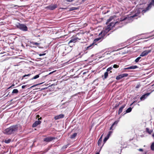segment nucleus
Returning a JSON list of instances; mask_svg holds the SVG:
<instances>
[{
	"mask_svg": "<svg viewBox=\"0 0 154 154\" xmlns=\"http://www.w3.org/2000/svg\"><path fill=\"white\" fill-rule=\"evenodd\" d=\"M119 24V21H117L114 23L112 22L108 25L107 27L104 30L102 31L99 34V35H101L102 37H103L114 26Z\"/></svg>",
	"mask_w": 154,
	"mask_h": 154,
	"instance_id": "obj_1",
	"label": "nucleus"
},
{
	"mask_svg": "<svg viewBox=\"0 0 154 154\" xmlns=\"http://www.w3.org/2000/svg\"><path fill=\"white\" fill-rule=\"evenodd\" d=\"M18 130L17 125H13L6 129L4 131L5 134H15Z\"/></svg>",
	"mask_w": 154,
	"mask_h": 154,
	"instance_id": "obj_2",
	"label": "nucleus"
},
{
	"mask_svg": "<svg viewBox=\"0 0 154 154\" xmlns=\"http://www.w3.org/2000/svg\"><path fill=\"white\" fill-rule=\"evenodd\" d=\"M140 9L139 10H138L137 11V13L135 14L134 15L131 16L130 17L133 18L134 17H135L138 16L139 14L140 13ZM132 21L131 18L129 17H125L124 18L121 19L119 21V24H123V25H125L126 23H130Z\"/></svg>",
	"mask_w": 154,
	"mask_h": 154,
	"instance_id": "obj_3",
	"label": "nucleus"
},
{
	"mask_svg": "<svg viewBox=\"0 0 154 154\" xmlns=\"http://www.w3.org/2000/svg\"><path fill=\"white\" fill-rule=\"evenodd\" d=\"M16 26L17 28L23 31L26 32L28 30L27 27L24 24L18 23Z\"/></svg>",
	"mask_w": 154,
	"mask_h": 154,
	"instance_id": "obj_4",
	"label": "nucleus"
},
{
	"mask_svg": "<svg viewBox=\"0 0 154 154\" xmlns=\"http://www.w3.org/2000/svg\"><path fill=\"white\" fill-rule=\"evenodd\" d=\"M152 6H154V0H152L151 2L148 5L146 9L142 11L143 14V13L145 12L146 11L150 9Z\"/></svg>",
	"mask_w": 154,
	"mask_h": 154,
	"instance_id": "obj_5",
	"label": "nucleus"
},
{
	"mask_svg": "<svg viewBox=\"0 0 154 154\" xmlns=\"http://www.w3.org/2000/svg\"><path fill=\"white\" fill-rule=\"evenodd\" d=\"M151 51V50H148L143 51L140 55V56L144 57L147 55Z\"/></svg>",
	"mask_w": 154,
	"mask_h": 154,
	"instance_id": "obj_6",
	"label": "nucleus"
},
{
	"mask_svg": "<svg viewBox=\"0 0 154 154\" xmlns=\"http://www.w3.org/2000/svg\"><path fill=\"white\" fill-rule=\"evenodd\" d=\"M57 8V5L56 4H54L53 5L52 4L51 5H48L47 6L46 8H48V9L51 10H52L54 9H55L56 8Z\"/></svg>",
	"mask_w": 154,
	"mask_h": 154,
	"instance_id": "obj_7",
	"label": "nucleus"
},
{
	"mask_svg": "<svg viewBox=\"0 0 154 154\" xmlns=\"http://www.w3.org/2000/svg\"><path fill=\"white\" fill-rule=\"evenodd\" d=\"M137 68V66H132L127 68H125L122 69V72H125V69H134Z\"/></svg>",
	"mask_w": 154,
	"mask_h": 154,
	"instance_id": "obj_8",
	"label": "nucleus"
},
{
	"mask_svg": "<svg viewBox=\"0 0 154 154\" xmlns=\"http://www.w3.org/2000/svg\"><path fill=\"white\" fill-rule=\"evenodd\" d=\"M150 93H148L142 95L140 97V100L141 101L144 100L149 95Z\"/></svg>",
	"mask_w": 154,
	"mask_h": 154,
	"instance_id": "obj_9",
	"label": "nucleus"
},
{
	"mask_svg": "<svg viewBox=\"0 0 154 154\" xmlns=\"http://www.w3.org/2000/svg\"><path fill=\"white\" fill-rule=\"evenodd\" d=\"M78 39H79V38L77 37L72 38H71V39L69 41L68 43V44H70V43H74Z\"/></svg>",
	"mask_w": 154,
	"mask_h": 154,
	"instance_id": "obj_10",
	"label": "nucleus"
},
{
	"mask_svg": "<svg viewBox=\"0 0 154 154\" xmlns=\"http://www.w3.org/2000/svg\"><path fill=\"white\" fill-rule=\"evenodd\" d=\"M54 139L53 137H49L45 138L44 139V141L46 142H49L51 141Z\"/></svg>",
	"mask_w": 154,
	"mask_h": 154,
	"instance_id": "obj_11",
	"label": "nucleus"
},
{
	"mask_svg": "<svg viewBox=\"0 0 154 154\" xmlns=\"http://www.w3.org/2000/svg\"><path fill=\"white\" fill-rule=\"evenodd\" d=\"M64 116V115L63 114H61L59 115L55 116L54 118L55 120H58L63 118Z\"/></svg>",
	"mask_w": 154,
	"mask_h": 154,
	"instance_id": "obj_12",
	"label": "nucleus"
},
{
	"mask_svg": "<svg viewBox=\"0 0 154 154\" xmlns=\"http://www.w3.org/2000/svg\"><path fill=\"white\" fill-rule=\"evenodd\" d=\"M42 122L40 120L36 121L32 125V126L33 127H35L37 126L38 125L40 124Z\"/></svg>",
	"mask_w": 154,
	"mask_h": 154,
	"instance_id": "obj_13",
	"label": "nucleus"
},
{
	"mask_svg": "<svg viewBox=\"0 0 154 154\" xmlns=\"http://www.w3.org/2000/svg\"><path fill=\"white\" fill-rule=\"evenodd\" d=\"M119 122V120H117L115 121L112 125V126L110 127L109 129L110 130H113V129H112L113 127L115 125H116V126Z\"/></svg>",
	"mask_w": 154,
	"mask_h": 154,
	"instance_id": "obj_14",
	"label": "nucleus"
},
{
	"mask_svg": "<svg viewBox=\"0 0 154 154\" xmlns=\"http://www.w3.org/2000/svg\"><path fill=\"white\" fill-rule=\"evenodd\" d=\"M126 106L125 104H124L119 108L118 111V114H119L122 111L123 109Z\"/></svg>",
	"mask_w": 154,
	"mask_h": 154,
	"instance_id": "obj_15",
	"label": "nucleus"
},
{
	"mask_svg": "<svg viewBox=\"0 0 154 154\" xmlns=\"http://www.w3.org/2000/svg\"><path fill=\"white\" fill-rule=\"evenodd\" d=\"M103 136V134H102L101 136L100 137V138H99V140L98 141L97 143H98V144L99 146H101V142H102V140Z\"/></svg>",
	"mask_w": 154,
	"mask_h": 154,
	"instance_id": "obj_16",
	"label": "nucleus"
},
{
	"mask_svg": "<svg viewBox=\"0 0 154 154\" xmlns=\"http://www.w3.org/2000/svg\"><path fill=\"white\" fill-rule=\"evenodd\" d=\"M79 8L78 7H72V8H69V11H73L74 10H76L78 9H79Z\"/></svg>",
	"mask_w": 154,
	"mask_h": 154,
	"instance_id": "obj_17",
	"label": "nucleus"
},
{
	"mask_svg": "<svg viewBox=\"0 0 154 154\" xmlns=\"http://www.w3.org/2000/svg\"><path fill=\"white\" fill-rule=\"evenodd\" d=\"M77 133H75L71 135L70 138L71 139H73L75 137L77 136Z\"/></svg>",
	"mask_w": 154,
	"mask_h": 154,
	"instance_id": "obj_18",
	"label": "nucleus"
},
{
	"mask_svg": "<svg viewBox=\"0 0 154 154\" xmlns=\"http://www.w3.org/2000/svg\"><path fill=\"white\" fill-rule=\"evenodd\" d=\"M112 67H110L107 68L106 70V72H109V74L112 72V71L111 70L112 69Z\"/></svg>",
	"mask_w": 154,
	"mask_h": 154,
	"instance_id": "obj_19",
	"label": "nucleus"
},
{
	"mask_svg": "<svg viewBox=\"0 0 154 154\" xmlns=\"http://www.w3.org/2000/svg\"><path fill=\"white\" fill-rule=\"evenodd\" d=\"M113 19V17H111L109 19L107 20V21L106 22V23L107 25L108 24L109 22H110L111 21L112 19Z\"/></svg>",
	"mask_w": 154,
	"mask_h": 154,
	"instance_id": "obj_20",
	"label": "nucleus"
},
{
	"mask_svg": "<svg viewBox=\"0 0 154 154\" xmlns=\"http://www.w3.org/2000/svg\"><path fill=\"white\" fill-rule=\"evenodd\" d=\"M122 78H123L122 77V74H121L117 76L116 79L117 80H119Z\"/></svg>",
	"mask_w": 154,
	"mask_h": 154,
	"instance_id": "obj_21",
	"label": "nucleus"
},
{
	"mask_svg": "<svg viewBox=\"0 0 154 154\" xmlns=\"http://www.w3.org/2000/svg\"><path fill=\"white\" fill-rule=\"evenodd\" d=\"M132 110V108L131 107H129L128 108L126 111V113H129L131 112Z\"/></svg>",
	"mask_w": 154,
	"mask_h": 154,
	"instance_id": "obj_22",
	"label": "nucleus"
},
{
	"mask_svg": "<svg viewBox=\"0 0 154 154\" xmlns=\"http://www.w3.org/2000/svg\"><path fill=\"white\" fill-rule=\"evenodd\" d=\"M11 141V140L10 139H6L5 140V142L7 143H10Z\"/></svg>",
	"mask_w": 154,
	"mask_h": 154,
	"instance_id": "obj_23",
	"label": "nucleus"
},
{
	"mask_svg": "<svg viewBox=\"0 0 154 154\" xmlns=\"http://www.w3.org/2000/svg\"><path fill=\"white\" fill-rule=\"evenodd\" d=\"M108 74H109V72H105V73L104 74V79H106L107 78Z\"/></svg>",
	"mask_w": 154,
	"mask_h": 154,
	"instance_id": "obj_24",
	"label": "nucleus"
},
{
	"mask_svg": "<svg viewBox=\"0 0 154 154\" xmlns=\"http://www.w3.org/2000/svg\"><path fill=\"white\" fill-rule=\"evenodd\" d=\"M18 92V91L17 89H14L13 90L12 93L13 94H17Z\"/></svg>",
	"mask_w": 154,
	"mask_h": 154,
	"instance_id": "obj_25",
	"label": "nucleus"
},
{
	"mask_svg": "<svg viewBox=\"0 0 154 154\" xmlns=\"http://www.w3.org/2000/svg\"><path fill=\"white\" fill-rule=\"evenodd\" d=\"M146 131L150 134H151L152 131V130H149V129L148 128H146Z\"/></svg>",
	"mask_w": 154,
	"mask_h": 154,
	"instance_id": "obj_26",
	"label": "nucleus"
},
{
	"mask_svg": "<svg viewBox=\"0 0 154 154\" xmlns=\"http://www.w3.org/2000/svg\"><path fill=\"white\" fill-rule=\"evenodd\" d=\"M39 77V74L36 75L35 76H34L31 79V80H33L35 79H36Z\"/></svg>",
	"mask_w": 154,
	"mask_h": 154,
	"instance_id": "obj_27",
	"label": "nucleus"
},
{
	"mask_svg": "<svg viewBox=\"0 0 154 154\" xmlns=\"http://www.w3.org/2000/svg\"><path fill=\"white\" fill-rule=\"evenodd\" d=\"M94 45V43H92L89 46H88L86 48L87 50H88L91 49L92 47H91L93 46Z\"/></svg>",
	"mask_w": 154,
	"mask_h": 154,
	"instance_id": "obj_28",
	"label": "nucleus"
},
{
	"mask_svg": "<svg viewBox=\"0 0 154 154\" xmlns=\"http://www.w3.org/2000/svg\"><path fill=\"white\" fill-rule=\"evenodd\" d=\"M151 150H154V143H152L151 146Z\"/></svg>",
	"mask_w": 154,
	"mask_h": 154,
	"instance_id": "obj_29",
	"label": "nucleus"
},
{
	"mask_svg": "<svg viewBox=\"0 0 154 154\" xmlns=\"http://www.w3.org/2000/svg\"><path fill=\"white\" fill-rule=\"evenodd\" d=\"M122 78L127 77L128 75V74L127 73H123L122 74Z\"/></svg>",
	"mask_w": 154,
	"mask_h": 154,
	"instance_id": "obj_30",
	"label": "nucleus"
},
{
	"mask_svg": "<svg viewBox=\"0 0 154 154\" xmlns=\"http://www.w3.org/2000/svg\"><path fill=\"white\" fill-rule=\"evenodd\" d=\"M141 58V57H138L135 59V62L136 63L138 62Z\"/></svg>",
	"mask_w": 154,
	"mask_h": 154,
	"instance_id": "obj_31",
	"label": "nucleus"
},
{
	"mask_svg": "<svg viewBox=\"0 0 154 154\" xmlns=\"http://www.w3.org/2000/svg\"><path fill=\"white\" fill-rule=\"evenodd\" d=\"M101 39L100 38H97L94 40V42H97L99 40H100Z\"/></svg>",
	"mask_w": 154,
	"mask_h": 154,
	"instance_id": "obj_32",
	"label": "nucleus"
},
{
	"mask_svg": "<svg viewBox=\"0 0 154 154\" xmlns=\"http://www.w3.org/2000/svg\"><path fill=\"white\" fill-rule=\"evenodd\" d=\"M31 75V74H29L27 75H24L23 76H22V79H23V78H24V77H25L26 76H30V75Z\"/></svg>",
	"mask_w": 154,
	"mask_h": 154,
	"instance_id": "obj_33",
	"label": "nucleus"
},
{
	"mask_svg": "<svg viewBox=\"0 0 154 154\" xmlns=\"http://www.w3.org/2000/svg\"><path fill=\"white\" fill-rule=\"evenodd\" d=\"M31 43L33 45H37L39 44L38 43H37V42H31Z\"/></svg>",
	"mask_w": 154,
	"mask_h": 154,
	"instance_id": "obj_34",
	"label": "nucleus"
},
{
	"mask_svg": "<svg viewBox=\"0 0 154 154\" xmlns=\"http://www.w3.org/2000/svg\"><path fill=\"white\" fill-rule=\"evenodd\" d=\"M119 67V66L116 64H114L113 66V67L114 68H118Z\"/></svg>",
	"mask_w": 154,
	"mask_h": 154,
	"instance_id": "obj_35",
	"label": "nucleus"
},
{
	"mask_svg": "<svg viewBox=\"0 0 154 154\" xmlns=\"http://www.w3.org/2000/svg\"><path fill=\"white\" fill-rule=\"evenodd\" d=\"M14 5V6L12 7V8L16 7L15 8V9L17 8L18 7H20L22 6H19L17 5Z\"/></svg>",
	"mask_w": 154,
	"mask_h": 154,
	"instance_id": "obj_36",
	"label": "nucleus"
},
{
	"mask_svg": "<svg viewBox=\"0 0 154 154\" xmlns=\"http://www.w3.org/2000/svg\"><path fill=\"white\" fill-rule=\"evenodd\" d=\"M109 138H108L107 137H106L104 138V140H103V142H104V143H105L107 140Z\"/></svg>",
	"mask_w": 154,
	"mask_h": 154,
	"instance_id": "obj_37",
	"label": "nucleus"
},
{
	"mask_svg": "<svg viewBox=\"0 0 154 154\" xmlns=\"http://www.w3.org/2000/svg\"><path fill=\"white\" fill-rule=\"evenodd\" d=\"M45 53H43L42 54H39V56H42L45 55Z\"/></svg>",
	"mask_w": 154,
	"mask_h": 154,
	"instance_id": "obj_38",
	"label": "nucleus"
},
{
	"mask_svg": "<svg viewBox=\"0 0 154 154\" xmlns=\"http://www.w3.org/2000/svg\"><path fill=\"white\" fill-rule=\"evenodd\" d=\"M112 133V131H109V132L108 134H109L110 135H111Z\"/></svg>",
	"mask_w": 154,
	"mask_h": 154,
	"instance_id": "obj_39",
	"label": "nucleus"
},
{
	"mask_svg": "<svg viewBox=\"0 0 154 154\" xmlns=\"http://www.w3.org/2000/svg\"><path fill=\"white\" fill-rule=\"evenodd\" d=\"M138 150L140 151H143V149H138Z\"/></svg>",
	"mask_w": 154,
	"mask_h": 154,
	"instance_id": "obj_40",
	"label": "nucleus"
},
{
	"mask_svg": "<svg viewBox=\"0 0 154 154\" xmlns=\"http://www.w3.org/2000/svg\"><path fill=\"white\" fill-rule=\"evenodd\" d=\"M14 86V84H13L9 88H8V89L9 88H11L12 87H13V86Z\"/></svg>",
	"mask_w": 154,
	"mask_h": 154,
	"instance_id": "obj_41",
	"label": "nucleus"
},
{
	"mask_svg": "<svg viewBox=\"0 0 154 154\" xmlns=\"http://www.w3.org/2000/svg\"><path fill=\"white\" fill-rule=\"evenodd\" d=\"M137 102V101L136 100H135V101H134L131 105H131H132L133 104H134V103H136Z\"/></svg>",
	"mask_w": 154,
	"mask_h": 154,
	"instance_id": "obj_42",
	"label": "nucleus"
},
{
	"mask_svg": "<svg viewBox=\"0 0 154 154\" xmlns=\"http://www.w3.org/2000/svg\"><path fill=\"white\" fill-rule=\"evenodd\" d=\"M110 135L109 134H108L107 136H106V137H107L108 138H109V137L110 136Z\"/></svg>",
	"mask_w": 154,
	"mask_h": 154,
	"instance_id": "obj_43",
	"label": "nucleus"
},
{
	"mask_svg": "<svg viewBox=\"0 0 154 154\" xmlns=\"http://www.w3.org/2000/svg\"><path fill=\"white\" fill-rule=\"evenodd\" d=\"M140 86V85H138L137 86H136V88H139V87Z\"/></svg>",
	"mask_w": 154,
	"mask_h": 154,
	"instance_id": "obj_44",
	"label": "nucleus"
},
{
	"mask_svg": "<svg viewBox=\"0 0 154 154\" xmlns=\"http://www.w3.org/2000/svg\"><path fill=\"white\" fill-rule=\"evenodd\" d=\"M25 87V85H23L22 86V88H24Z\"/></svg>",
	"mask_w": 154,
	"mask_h": 154,
	"instance_id": "obj_45",
	"label": "nucleus"
},
{
	"mask_svg": "<svg viewBox=\"0 0 154 154\" xmlns=\"http://www.w3.org/2000/svg\"><path fill=\"white\" fill-rule=\"evenodd\" d=\"M37 118H39V115H37L36 116Z\"/></svg>",
	"mask_w": 154,
	"mask_h": 154,
	"instance_id": "obj_46",
	"label": "nucleus"
},
{
	"mask_svg": "<svg viewBox=\"0 0 154 154\" xmlns=\"http://www.w3.org/2000/svg\"><path fill=\"white\" fill-rule=\"evenodd\" d=\"M42 119V117H41L40 118L38 119V120L41 119Z\"/></svg>",
	"mask_w": 154,
	"mask_h": 154,
	"instance_id": "obj_47",
	"label": "nucleus"
},
{
	"mask_svg": "<svg viewBox=\"0 0 154 154\" xmlns=\"http://www.w3.org/2000/svg\"><path fill=\"white\" fill-rule=\"evenodd\" d=\"M36 85H33V86H32V87H34V86H36Z\"/></svg>",
	"mask_w": 154,
	"mask_h": 154,
	"instance_id": "obj_48",
	"label": "nucleus"
},
{
	"mask_svg": "<svg viewBox=\"0 0 154 154\" xmlns=\"http://www.w3.org/2000/svg\"><path fill=\"white\" fill-rule=\"evenodd\" d=\"M152 136L154 137V134L152 135Z\"/></svg>",
	"mask_w": 154,
	"mask_h": 154,
	"instance_id": "obj_49",
	"label": "nucleus"
},
{
	"mask_svg": "<svg viewBox=\"0 0 154 154\" xmlns=\"http://www.w3.org/2000/svg\"><path fill=\"white\" fill-rule=\"evenodd\" d=\"M96 154H99V152H97Z\"/></svg>",
	"mask_w": 154,
	"mask_h": 154,
	"instance_id": "obj_50",
	"label": "nucleus"
},
{
	"mask_svg": "<svg viewBox=\"0 0 154 154\" xmlns=\"http://www.w3.org/2000/svg\"><path fill=\"white\" fill-rule=\"evenodd\" d=\"M85 73V72H84V73H83V74H84Z\"/></svg>",
	"mask_w": 154,
	"mask_h": 154,
	"instance_id": "obj_51",
	"label": "nucleus"
}]
</instances>
